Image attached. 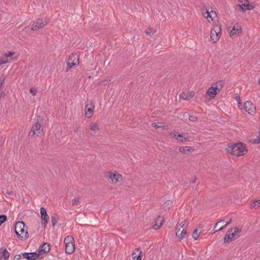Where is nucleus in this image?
Returning a JSON list of instances; mask_svg holds the SVG:
<instances>
[{
	"instance_id": "f257e3e1",
	"label": "nucleus",
	"mask_w": 260,
	"mask_h": 260,
	"mask_svg": "<svg viewBox=\"0 0 260 260\" xmlns=\"http://www.w3.org/2000/svg\"><path fill=\"white\" fill-rule=\"evenodd\" d=\"M226 149L228 153L236 156L244 155L248 152L246 146L241 142L229 145Z\"/></svg>"
},
{
	"instance_id": "f03ea898",
	"label": "nucleus",
	"mask_w": 260,
	"mask_h": 260,
	"mask_svg": "<svg viewBox=\"0 0 260 260\" xmlns=\"http://www.w3.org/2000/svg\"><path fill=\"white\" fill-rule=\"evenodd\" d=\"M27 227L23 221H18L15 225V232L18 237L22 240H26L28 237V233L26 230Z\"/></svg>"
},
{
	"instance_id": "7ed1b4c3",
	"label": "nucleus",
	"mask_w": 260,
	"mask_h": 260,
	"mask_svg": "<svg viewBox=\"0 0 260 260\" xmlns=\"http://www.w3.org/2000/svg\"><path fill=\"white\" fill-rule=\"evenodd\" d=\"M241 231V229L237 227L230 229L224 237V242L228 243L234 241L239 236Z\"/></svg>"
},
{
	"instance_id": "20e7f679",
	"label": "nucleus",
	"mask_w": 260,
	"mask_h": 260,
	"mask_svg": "<svg viewBox=\"0 0 260 260\" xmlns=\"http://www.w3.org/2000/svg\"><path fill=\"white\" fill-rule=\"evenodd\" d=\"M49 22V19L47 18H39L31 23V29L34 31H37L43 28Z\"/></svg>"
},
{
	"instance_id": "39448f33",
	"label": "nucleus",
	"mask_w": 260,
	"mask_h": 260,
	"mask_svg": "<svg viewBox=\"0 0 260 260\" xmlns=\"http://www.w3.org/2000/svg\"><path fill=\"white\" fill-rule=\"evenodd\" d=\"M105 177L111 179L113 184L120 183L123 181L122 176L117 172H108L105 174Z\"/></svg>"
},
{
	"instance_id": "423d86ee",
	"label": "nucleus",
	"mask_w": 260,
	"mask_h": 260,
	"mask_svg": "<svg viewBox=\"0 0 260 260\" xmlns=\"http://www.w3.org/2000/svg\"><path fill=\"white\" fill-rule=\"evenodd\" d=\"M68 65L67 71L71 69L74 66L79 65V56L76 54H71L67 61Z\"/></svg>"
},
{
	"instance_id": "0eeeda50",
	"label": "nucleus",
	"mask_w": 260,
	"mask_h": 260,
	"mask_svg": "<svg viewBox=\"0 0 260 260\" xmlns=\"http://www.w3.org/2000/svg\"><path fill=\"white\" fill-rule=\"evenodd\" d=\"M221 35L220 26L218 25H215L213 28L211 29L210 32V39L213 43L216 42Z\"/></svg>"
},
{
	"instance_id": "6e6552de",
	"label": "nucleus",
	"mask_w": 260,
	"mask_h": 260,
	"mask_svg": "<svg viewBox=\"0 0 260 260\" xmlns=\"http://www.w3.org/2000/svg\"><path fill=\"white\" fill-rule=\"evenodd\" d=\"M238 7L239 10H242L245 11L247 10H252L253 9V6L249 5L248 3V0H239L238 1Z\"/></svg>"
},
{
	"instance_id": "1a4fd4ad",
	"label": "nucleus",
	"mask_w": 260,
	"mask_h": 260,
	"mask_svg": "<svg viewBox=\"0 0 260 260\" xmlns=\"http://www.w3.org/2000/svg\"><path fill=\"white\" fill-rule=\"evenodd\" d=\"M41 124L38 121H37L35 124L32 126L29 135L30 136L36 135L39 136L43 134V130L41 129Z\"/></svg>"
},
{
	"instance_id": "9d476101",
	"label": "nucleus",
	"mask_w": 260,
	"mask_h": 260,
	"mask_svg": "<svg viewBox=\"0 0 260 260\" xmlns=\"http://www.w3.org/2000/svg\"><path fill=\"white\" fill-rule=\"evenodd\" d=\"M176 236L179 239V240L181 241L183 239L186 237L187 231L185 230L182 229L178 225H176Z\"/></svg>"
},
{
	"instance_id": "9b49d317",
	"label": "nucleus",
	"mask_w": 260,
	"mask_h": 260,
	"mask_svg": "<svg viewBox=\"0 0 260 260\" xmlns=\"http://www.w3.org/2000/svg\"><path fill=\"white\" fill-rule=\"evenodd\" d=\"M244 108L245 110L250 114H253L255 113V106L251 102L246 101L244 103Z\"/></svg>"
},
{
	"instance_id": "f8f14e48",
	"label": "nucleus",
	"mask_w": 260,
	"mask_h": 260,
	"mask_svg": "<svg viewBox=\"0 0 260 260\" xmlns=\"http://www.w3.org/2000/svg\"><path fill=\"white\" fill-rule=\"evenodd\" d=\"M170 136L172 138H175L176 140L183 141V140L187 141L188 140V134L186 133H183L182 134H179L177 132H172Z\"/></svg>"
},
{
	"instance_id": "ddd939ff",
	"label": "nucleus",
	"mask_w": 260,
	"mask_h": 260,
	"mask_svg": "<svg viewBox=\"0 0 260 260\" xmlns=\"http://www.w3.org/2000/svg\"><path fill=\"white\" fill-rule=\"evenodd\" d=\"M22 255L23 258L27 260H35L38 258L40 256V253L36 252H24L22 253Z\"/></svg>"
},
{
	"instance_id": "4468645a",
	"label": "nucleus",
	"mask_w": 260,
	"mask_h": 260,
	"mask_svg": "<svg viewBox=\"0 0 260 260\" xmlns=\"http://www.w3.org/2000/svg\"><path fill=\"white\" fill-rule=\"evenodd\" d=\"M40 212L41 218L42 219V224H44L45 227L49 220V216H48L46 209L44 207L41 208Z\"/></svg>"
},
{
	"instance_id": "2eb2a0df",
	"label": "nucleus",
	"mask_w": 260,
	"mask_h": 260,
	"mask_svg": "<svg viewBox=\"0 0 260 260\" xmlns=\"http://www.w3.org/2000/svg\"><path fill=\"white\" fill-rule=\"evenodd\" d=\"M241 27L238 24H236L233 26V29L231 30L230 35L231 37H235L239 35V34L241 32Z\"/></svg>"
},
{
	"instance_id": "dca6fc26",
	"label": "nucleus",
	"mask_w": 260,
	"mask_h": 260,
	"mask_svg": "<svg viewBox=\"0 0 260 260\" xmlns=\"http://www.w3.org/2000/svg\"><path fill=\"white\" fill-rule=\"evenodd\" d=\"M194 95L193 91H185L179 95V98L183 100L189 101Z\"/></svg>"
},
{
	"instance_id": "f3484780",
	"label": "nucleus",
	"mask_w": 260,
	"mask_h": 260,
	"mask_svg": "<svg viewBox=\"0 0 260 260\" xmlns=\"http://www.w3.org/2000/svg\"><path fill=\"white\" fill-rule=\"evenodd\" d=\"M89 129L96 134L100 131V124L97 122H91L89 124Z\"/></svg>"
},
{
	"instance_id": "a211bd4d",
	"label": "nucleus",
	"mask_w": 260,
	"mask_h": 260,
	"mask_svg": "<svg viewBox=\"0 0 260 260\" xmlns=\"http://www.w3.org/2000/svg\"><path fill=\"white\" fill-rule=\"evenodd\" d=\"M204 16L210 23L211 21H213L214 18L216 17V14L215 12H213V11H211L210 12H209L208 11H207L204 14Z\"/></svg>"
},
{
	"instance_id": "6ab92c4d",
	"label": "nucleus",
	"mask_w": 260,
	"mask_h": 260,
	"mask_svg": "<svg viewBox=\"0 0 260 260\" xmlns=\"http://www.w3.org/2000/svg\"><path fill=\"white\" fill-rule=\"evenodd\" d=\"M194 150V149L192 147L189 146H181L179 148V151L180 152L183 154H189Z\"/></svg>"
},
{
	"instance_id": "aec40b11",
	"label": "nucleus",
	"mask_w": 260,
	"mask_h": 260,
	"mask_svg": "<svg viewBox=\"0 0 260 260\" xmlns=\"http://www.w3.org/2000/svg\"><path fill=\"white\" fill-rule=\"evenodd\" d=\"M164 221V218L161 216H158L156 219L155 223L153 226V229H154V230L159 229L162 225V223Z\"/></svg>"
},
{
	"instance_id": "412c9836",
	"label": "nucleus",
	"mask_w": 260,
	"mask_h": 260,
	"mask_svg": "<svg viewBox=\"0 0 260 260\" xmlns=\"http://www.w3.org/2000/svg\"><path fill=\"white\" fill-rule=\"evenodd\" d=\"M65 245V251L67 253L72 254L74 252L75 249L74 242L70 244H66Z\"/></svg>"
},
{
	"instance_id": "4be33fe9",
	"label": "nucleus",
	"mask_w": 260,
	"mask_h": 260,
	"mask_svg": "<svg viewBox=\"0 0 260 260\" xmlns=\"http://www.w3.org/2000/svg\"><path fill=\"white\" fill-rule=\"evenodd\" d=\"M224 81L223 80H219L214 84L213 86L214 88L219 92L223 88L224 85Z\"/></svg>"
},
{
	"instance_id": "5701e85b",
	"label": "nucleus",
	"mask_w": 260,
	"mask_h": 260,
	"mask_svg": "<svg viewBox=\"0 0 260 260\" xmlns=\"http://www.w3.org/2000/svg\"><path fill=\"white\" fill-rule=\"evenodd\" d=\"M50 246L49 244L47 243H44L40 248V253H42V252H44V253H47L50 250Z\"/></svg>"
},
{
	"instance_id": "b1692460",
	"label": "nucleus",
	"mask_w": 260,
	"mask_h": 260,
	"mask_svg": "<svg viewBox=\"0 0 260 260\" xmlns=\"http://www.w3.org/2000/svg\"><path fill=\"white\" fill-rule=\"evenodd\" d=\"M218 92L213 86L210 87L207 90V94L212 98H214Z\"/></svg>"
},
{
	"instance_id": "393cba45",
	"label": "nucleus",
	"mask_w": 260,
	"mask_h": 260,
	"mask_svg": "<svg viewBox=\"0 0 260 260\" xmlns=\"http://www.w3.org/2000/svg\"><path fill=\"white\" fill-rule=\"evenodd\" d=\"M59 219V217L56 214H54L52 215L51 217V220L52 222V225L53 226H54L57 222H58V220Z\"/></svg>"
},
{
	"instance_id": "a878e982",
	"label": "nucleus",
	"mask_w": 260,
	"mask_h": 260,
	"mask_svg": "<svg viewBox=\"0 0 260 260\" xmlns=\"http://www.w3.org/2000/svg\"><path fill=\"white\" fill-rule=\"evenodd\" d=\"M260 207V200H256L253 202L250 206V209H257Z\"/></svg>"
},
{
	"instance_id": "bb28decb",
	"label": "nucleus",
	"mask_w": 260,
	"mask_h": 260,
	"mask_svg": "<svg viewBox=\"0 0 260 260\" xmlns=\"http://www.w3.org/2000/svg\"><path fill=\"white\" fill-rule=\"evenodd\" d=\"M188 223L187 222V221L184 219L183 220L181 221L177 225L181 227L182 229H184V230H185L186 231V230L187 229V227H188Z\"/></svg>"
},
{
	"instance_id": "cd10ccee",
	"label": "nucleus",
	"mask_w": 260,
	"mask_h": 260,
	"mask_svg": "<svg viewBox=\"0 0 260 260\" xmlns=\"http://www.w3.org/2000/svg\"><path fill=\"white\" fill-rule=\"evenodd\" d=\"M74 242V239L72 236H67L64 240V244H70Z\"/></svg>"
},
{
	"instance_id": "c85d7f7f",
	"label": "nucleus",
	"mask_w": 260,
	"mask_h": 260,
	"mask_svg": "<svg viewBox=\"0 0 260 260\" xmlns=\"http://www.w3.org/2000/svg\"><path fill=\"white\" fill-rule=\"evenodd\" d=\"M172 206V202L170 200H167L164 204L165 210H169Z\"/></svg>"
},
{
	"instance_id": "c756f323",
	"label": "nucleus",
	"mask_w": 260,
	"mask_h": 260,
	"mask_svg": "<svg viewBox=\"0 0 260 260\" xmlns=\"http://www.w3.org/2000/svg\"><path fill=\"white\" fill-rule=\"evenodd\" d=\"M80 198H75L72 201V206H75V205H78L80 204Z\"/></svg>"
},
{
	"instance_id": "7c9ffc66",
	"label": "nucleus",
	"mask_w": 260,
	"mask_h": 260,
	"mask_svg": "<svg viewBox=\"0 0 260 260\" xmlns=\"http://www.w3.org/2000/svg\"><path fill=\"white\" fill-rule=\"evenodd\" d=\"M93 114V111L92 110L91 108H88L87 111H86V113H85V116L88 117V118H89Z\"/></svg>"
},
{
	"instance_id": "2f4dec72",
	"label": "nucleus",
	"mask_w": 260,
	"mask_h": 260,
	"mask_svg": "<svg viewBox=\"0 0 260 260\" xmlns=\"http://www.w3.org/2000/svg\"><path fill=\"white\" fill-rule=\"evenodd\" d=\"M3 256H4V258L6 259H7L9 258V257L10 256V253L7 249H4L3 250Z\"/></svg>"
},
{
	"instance_id": "473e14b6",
	"label": "nucleus",
	"mask_w": 260,
	"mask_h": 260,
	"mask_svg": "<svg viewBox=\"0 0 260 260\" xmlns=\"http://www.w3.org/2000/svg\"><path fill=\"white\" fill-rule=\"evenodd\" d=\"M152 126L155 128H158L163 127L164 124L162 123H153Z\"/></svg>"
},
{
	"instance_id": "72a5a7b5",
	"label": "nucleus",
	"mask_w": 260,
	"mask_h": 260,
	"mask_svg": "<svg viewBox=\"0 0 260 260\" xmlns=\"http://www.w3.org/2000/svg\"><path fill=\"white\" fill-rule=\"evenodd\" d=\"M200 232H199L198 230H195L193 233H192V237L194 238V240H197L198 238Z\"/></svg>"
},
{
	"instance_id": "f704fd0d",
	"label": "nucleus",
	"mask_w": 260,
	"mask_h": 260,
	"mask_svg": "<svg viewBox=\"0 0 260 260\" xmlns=\"http://www.w3.org/2000/svg\"><path fill=\"white\" fill-rule=\"evenodd\" d=\"M155 32V31L151 28H147L145 30L146 34L149 35L154 34Z\"/></svg>"
},
{
	"instance_id": "c9c22d12",
	"label": "nucleus",
	"mask_w": 260,
	"mask_h": 260,
	"mask_svg": "<svg viewBox=\"0 0 260 260\" xmlns=\"http://www.w3.org/2000/svg\"><path fill=\"white\" fill-rule=\"evenodd\" d=\"M7 219V216L5 215H0V226L4 223Z\"/></svg>"
},
{
	"instance_id": "e433bc0d",
	"label": "nucleus",
	"mask_w": 260,
	"mask_h": 260,
	"mask_svg": "<svg viewBox=\"0 0 260 260\" xmlns=\"http://www.w3.org/2000/svg\"><path fill=\"white\" fill-rule=\"evenodd\" d=\"M7 62H8V60L5 57L0 59V66L7 63Z\"/></svg>"
},
{
	"instance_id": "4c0bfd02",
	"label": "nucleus",
	"mask_w": 260,
	"mask_h": 260,
	"mask_svg": "<svg viewBox=\"0 0 260 260\" xmlns=\"http://www.w3.org/2000/svg\"><path fill=\"white\" fill-rule=\"evenodd\" d=\"M29 91L33 95H36L37 93V89L34 87L30 88Z\"/></svg>"
},
{
	"instance_id": "58836bf2",
	"label": "nucleus",
	"mask_w": 260,
	"mask_h": 260,
	"mask_svg": "<svg viewBox=\"0 0 260 260\" xmlns=\"http://www.w3.org/2000/svg\"><path fill=\"white\" fill-rule=\"evenodd\" d=\"M189 119L191 121L196 122V121H197L198 118H197V117L196 116H193V115H191V116H189Z\"/></svg>"
},
{
	"instance_id": "ea45409f",
	"label": "nucleus",
	"mask_w": 260,
	"mask_h": 260,
	"mask_svg": "<svg viewBox=\"0 0 260 260\" xmlns=\"http://www.w3.org/2000/svg\"><path fill=\"white\" fill-rule=\"evenodd\" d=\"M14 54L13 52H8V53H6L5 54V57L7 58V57H9L12 56Z\"/></svg>"
},
{
	"instance_id": "a19ab883",
	"label": "nucleus",
	"mask_w": 260,
	"mask_h": 260,
	"mask_svg": "<svg viewBox=\"0 0 260 260\" xmlns=\"http://www.w3.org/2000/svg\"><path fill=\"white\" fill-rule=\"evenodd\" d=\"M21 257V254H17L16 255H15L14 256V259L15 260H19Z\"/></svg>"
},
{
	"instance_id": "79ce46f5",
	"label": "nucleus",
	"mask_w": 260,
	"mask_h": 260,
	"mask_svg": "<svg viewBox=\"0 0 260 260\" xmlns=\"http://www.w3.org/2000/svg\"><path fill=\"white\" fill-rule=\"evenodd\" d=\"M141 253H142V251H140V253H139V255L137 257V260H141V258H142Z\"/></svg>"
},
{
	"instance_id": "37998d69",
	"label": "nucleus",
	"mask_w": 260,
	"mask_h": 260,
	"mask_svg": "<svg viewBox=\"0 0 260 260\" xmlns=\"http://www.w3.org/2000/svg\"><path fill=\"white\" fill-rule=\"evenodd\" d=\"M232 220V218H230L229 219V220L226 222L225 225L228 226L229 224H230L231 223Z\"/></svg>"
},
{
	"instance_id": "c03bdc74",
	"label": "nucleus",
	"mask_w": 260,
	"mask_h": 260,
	"mask_svg": "<svg viewBox=\"0 0 260 260\" xmlns=\"http://www.w3.org/2000/svg\"><path fill=\"white\" fill-rule=\"evenodd\" d=\"M224 229V227H221L220 228H219L218 230H216L215 231V232H217V231H222Z\"/></svg>"
},
{
	"instance_id": "a18cd8bd",
	"label": "nucleus",
	"mask_w": 260,
	"mask_h": 260,
	"mask_svg": "<svg viewBox=\"0 0 260 260\" xmlns=\"http://www.w3.org/2000/svg\"><path fill=\"white\" fill-rule=\"evenodd\" d=\"M236 100L238 101L239 104H241L240 103V97L239 96L236 97Z\"/></svg>"
},
{
	"instance_id": "49530a36",
	"label": "nucleus",
	"mask_w": 260,
	"mask_h": 260,
	"mask_svg": "<svg viewBox=\"0 0 260 260\" xmlns=\"http://www.w3.org/2000/svg\"><path fill=\"white\" fill-rule=\"evenodd\" d=\"M224 222V220L223 219L221 220L220 221L217 222L216 223V225H217V224L220 222Z\"/></svg>"
},
{
	"instance_id": "de8ad7c7",
	"label": "nucleus",
	"mask_w": 260,
	"mask_h": 260,
	"mask_svg": "<svg viewBox=\"0 0 260 260\" xmlns=\"http://www.w3.org/2000/svg\"><path fill=\"white\" fill-rule=\"evenodd\" d=\"M196 180H197V178H195L194 179H193V181H192V182H193V183H194V182L196 181Z\"/></svg>"
},
{
	"instance_id": "09e8293b",
	"label": "nucleus",
	"mask_w": 260,
	"mask_h": 260,
	"mask_svg": "<svg viewBox=\"0 0 260 260\" xmlns=\"http://www.w3.org/2000/svg\"><path fill=\"white\" fill-rule=\"evenodd\" d=\"M255 142L256 143H260V140H258L257 141H255Z\"/></svg>"
},
{
	"instance_id": "8fccbe9b",
	"label": "nucleus",
	"mask_w": 260,
	"mask_h": 260,
	"mask_svg": "<svg viewBox=\"0 0 260 260\" xmlns=\"http://www.w3.org/2000/svg\"><path fill=\"white\" fill-rule=\"evenodd\" d=\"M226 226H227V225H225V224L224 225L222 226V227H224V229L225 227H226Z\"/></svg>"
},
{
	"instance_id": "3c124183",
	"label": "nucleus",
	"mask_w": 260,
	"mask_h": 260,
	"mask_svg": "<svg viewBox=\"0 0 260 260\" xmlns=\"http://www.w3.org/2000/svg\"><path fill=\"white\" fill-rule=\"evenodd\" d=\"M216 227H217V225H215V226H214V228H216Z\"/></svg>"
},
{
	"instance_id": "603ef678",
	"label": "nucleus",
	"mask_w": 260,
	"mask_h": 260,
	"mask_svg": "<svg viewBox=\"0 0 260 260\" xmlns=\"http://www.w3.org/2000/svg\"><path fill=\"white\" fill-rule=\"evenodd\" d=\"M27 28V27H25V28L23 29V30H26V29Z\"/></svg>"
},
{
	"instance_id": "864d4df0",
	"label": "nucleus",
	"mask_w": 260,
	"mask_h": 260,
	"mask_svg": "<svg viewBox=\"0 0 260 260\" xmlns=\"http://www.w3.org/2000/svg\"><path fill=\"white\" fill-rule=\"evenodd\" d=\"M259 84H260V79H259Z\"/></svg>"
}]
</instances>
